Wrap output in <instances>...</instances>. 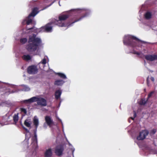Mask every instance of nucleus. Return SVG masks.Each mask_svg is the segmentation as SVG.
Wrapping results in <instances>:
<instances>
[{
    "mask_svg": "<svg viewBox=\"0 0 157 157\" xmlns=\"http://www.w3.org/2000/svg\"><path fill=\"white\" fill-rule=\"evenodd\" d=\"M35 28H36L34 26H33L30 28H28L26 27V29L27 31H28L31 30H36Z\"/></svg>",
    "mask_w": 157,
    "mask_h": 157,
    "instance_id": "obj_27",
    "label": "nucleus"
},
{
    "mask_svg": "<svg viewBox=\"0 0 157 157\" xmlns=\"http://www.w3.org/2000/svg\"><path fill=\"white\" fill-rule=\"evenodd\" d=\"M148 134V132L147 130L142 131L140 132L139 135L137 137V139L138 140H142L145 138Z\"/></svg>",
    "mask_w": 157,
    "mask_h": 157,
    "instance_id": "obj_7",
    "label": "nucleus"
},
{
    "mask_svg": "<svg viewBox=\"0 0 157 157\" xmlns=\"http://www.w3.org/2000/svg\"><path fill=\"white\" fill-rule=\"evenodd\" d=\"M28 17V19L27 20L26 22V23L27 25H29L32 22V20L30 19L29 17Z\"/></svg>",
    "mask_w": 157,
    "mask_h": 157,
    "instance_id": "obj_26",
    "label": "nucleus"
},
{
    "mask_svg": "<svg viewBox=\"0 0 157 157\" xmlns=\"http://www.w3.org/2000/svg\"><path fill=\"white\" fill-rule=\"evenodd\" d=\"M64 83V81L62 80H58L55 82L54 84L57 86H61Z\"/></svg>",
    "mask_w": 157,
    "mask_h": 157,
    "instance_id": "obj_15",
    "label": "nucleus"
},
{
    "mask_svg": "<svg viewBox=\"0 0 157 157\" xmlns=\"http://www.w3.org/2000/svg\"><path fill=\"white\" fill-rule=\"evenodd\" d=\"M13 118L14 122L15 123H17V122L18 119V115L16 114H14L13 116Z\"/></svg>",
    "mask_w": 157,
    "mask_h": 157,
    "instance_id": "obj_21",
    "label": "nucleus"
},
{
    "mask_svg": "<svg viewBox=\"0 0 157 157\" xmlns=\"http://www.w3.org/2000/svg\"><path fill=\"white\" fill-rule=\"evenodd\" d=\"M38 10V8L37 7H35L33 8L32 12L29 15V17L35 16L39 12Z\"/></svg>",
    "mask_w": 157,
    "mask_h": 157,
    "instance_id": "obj_11",
    "label": "nucleus"
},
{
    "mask_svg": "<svg viewBox=\"0 0 157 157\" xmlns=\"http://www.w3.org/2000/svg\"><path fill=\"white\" fill-rule=\"evenodd\" d=\"M20 110L22 113H24L25 115L27 114V111L25 109L21 108H20Z\"/></svg>",
    "mask_w": 157,
    "mask_h": 157,
    "instance_id": "obj_25",
    "label": "nucleus"
},
{
    "mask_svg": "<svg viewBox=\"0 0 157 157\" xmlns=\"http://www.w3.org/2000/svg\"><path fill=\"white\" fill-rule=\"evenodd\" d=\"M41 39L36 37V35L33 34L30 36L28 40V44L26 46V49L29 52H34L39 48L41 44Z\"/></svg>",
    "mask_w": 157,
    "mask_h": 157,
    "instance_id": "obj_2",
    "label": "nucleus"
},
{
    "mask_svg": "<svg viewBox=\"0 0 157 157\" xmlns=\"http://www.w3.org/2000/svg\"><path fill=\"white\" fill-rule=\"evenodd\" d=\"M154 92V91L151 92L148 95V98H150L153 94Z\"/></svg>",
    "mask_w": 157,
    "mask_h": 157,
    "instance_id": "obj_31",
    "label": "nucleus"
},
{
    "mask_svg": "<svg viewBox=\"0 0 157 157\" xmlns=\"http://www.w3.org/2000/svg\"><path fill=\"white\" fill-rule=\"evenodd\" d=\"M23 129L27 133L29 132V131L28 129L24 127V126L22 127Z\"/></svg>",
    "mask_w": 157,
    "mask_h": 157,
    "instance_id": "obj_30",
    "label": "nucleus"
},
{
    "mask_svg": "<svg viewBox=\"0 0 157 157\" xmlns=\"http://www.w3.org/2000/svg\"><path fill=\"white\" fill-rule=\"evenodd\" d=\"M31 124V121L27 119L26 120L24 123L25 125L28 127H30Z\"/></svg>",
    "mask_w": 157,
    "mask_h": 157,
    "instance_id": "obj_18",
    "label": "nucleus"
},
{
    "mask_svg": "<svg viewBox=\"0 0 157 157\" xmlns=\"http://www.w3.org/2000/svg\"><path fill=\"white\" fill-rule=\"evenodd\" d=\"M52 155V150L50 148L46 150L44 153L45 157H51Z\"/></svg>",
    "mask_w": 157,
    "mask_h": 157,
    "instance_id": "obj_12",
    "label": "nucleus"
},
{
    "mask_svg": "<svg viewBox=\"0 0 157 157\" xmlns=\"http://www.w3.org/2000/svg\"><path fill=\"white\" fill-rule=\"evenodd\" d=\"M55 24L54 22H52L46 24L45 25L40 28V31L43 32H51L52 31V25Z\"/></svg>",
    "mask_w": 157,
    "mask_h": 157,
    "instance_id": "obj_4",
    "label": "nucleus"
},
{
    "mask_svg": "<svg viewBox=\"0 0 157 157\" xmlns=\"http://www.w3.org/2000/svg\"><path fill=\"white\" fill-rule=\"evenodd\" d=\"M45 121L48 125L51 127L53 124L54 122L52 120L51 118L48 116H46L45 117Z\"/></svg>",
    "mask_w": 157,
    "mask_h": 157,
    "instance_id": "obj_9",
    "label": "nucleus"
},
{
    "mask_svg": "<svg viewBox=\"0 0 157 157\" xmlns=\"http://www.w3.org/2000/svg\"><path fill=\"white\" fill-rule=\"evenodd\" d=\"M33 123L34 125H35L36 129H37L39 125L38 119L37 118H34L33 120Z\"/></svg>",
    "mask_w": 157,
    "mask_h": 157,
    "instance_id": "obj_17",
    "label": "nucleus"
},
{
    "mask_svg": "<svg viewBox=\"0 0 157 157\" xmlns=\"http://www.w3.org/2000/svg\"><path fill=\"white\" fill-rule=\"evenodd\" d=\"M128 40L130 38H131V39H133V40H136L137 41H138L139 42H140L142 43H146L145 42L142 41H141V40H140L139 39H138L137 38H136V37H135V36H132L130 35H128Z\"/></svg>",
    "mask_w": 157,
    "mask_h": 157,
    "instance_id": "obj_14",
    "label": "nucleus"
},
{
    "mask_svg": "<svg viewBox=\"0 0 157 157\" xmlns=\"http://www.w3.org/2000/svg\"><path fill=\"white\" fill-rule=\"evenodd\" d=\"M129 42H128V45L129 44Z\"/></svg>",
    "mask_w": 157,
    "mask_h": 157,
    "instance_id": "obj_38",
    "label": "nucleus"
},
{
    "mask_svg": "<svg viewBox=\"0 0 157 157\" xmlns=\"http://www.w3.org/2000/svg\"><path fill=\"white\" fill-rule=\"evenodd\" d=\"M134 117H131V118L132 119V120H133L134 118H135L136 117V114L135 112H134Z\"/></svg>",
    "mask_w": 157,
    "mask_h": 157,
    "instance_id": "obj_32",
    "label": "nucleus"
},
{
    "mask_svg": "<svg viewBox=\"0 0 157 157\" xmlns=\"http://www.w3.org/2000/svg\"><path fill=\"white\" fill-rule=\"evenodd\" d=\"M145 59L147 60L153 61L157 60V55H148L145 56Z\"/></svg>",
    "mask_w": 157,
    "mask_h": 157,
    "instance_id": "obj_8",
    "label": "nucleus"
},
{
    "mask_svg": "<svg viewBox=\"0 0 157 157\" xmlns=\"http://www.w3.org/2000/svg\"><path fill=\"white\" fill-rule=\"evenodd\" d=\"M135 53L138 55H140V53L139 52H136Z\"/></svg>",
    "mask_w": 157,
    "mask_h": 157,
    "instance_id": "obj_37",
    "label": "nucleus"
},
{
    "mask_svg": "<svg viewBox=\"0 0 157 157\" xmlns=\"http://www.w3.org/2000/svg\"><path fill=\"white\" fill-rule=\"evenodd\" d=\"M30 89L29 87H26V88L25 89V91H28Z\"/></svg>",
    "mask_w": 157,
    "mask_h": 157,
    "instance_id": "obj_36",
    "label": "nucleus"
},
{
    "mask_svg": "<svg viewBox=\"0 0 157 157\" xmlns=\"http://www.w3.org/2000/svg\"><path fill=\"white\" fill-rule=\"evenodd\" d=\"M41 63L43 64H45L46 63V59L44 58L41 61Z\"/></svg>",
    "mask_w": 157,
    "mask_h": 157,
    "instance_id": "obj_28",
    "label": "nucleus"
},
{
    "mask_svg": "<svg viewBox=\"0 0 157 157\" xmlns=\"http://www.w3.org/2000/svg\"><path fill=\"white\" fill-rule=\"evenodd\" d=\"M70 16L69 14L68 13H62L60 14L58 17L59 20L55 21V24L60 27L71 26L73 24L80 20L85 17V16H83L79 17L77 16H75L71 18L70 21L68 23L63 22V21L66 20Z\"/></svg>",
    "mask_w": 157,
    "mask_h": 157,
    "instance_id": "obj_1",
    "label": "nucleus"
},
{
    "mask_svg": "<svg viewBox=\"0 0 157 157\" xmlns=\"http://www.w3.org/2000/svg\"><path fill=\"white\" fill-rule=\"evenodd\" d=\"M57 75L60 77V78H63L66 79L67 77L66 75L60 73H57Z\"/></svg>",
    "mask_w": 157,
    "mask_h": 157,
    "instance_id": "obj_23",
    "label": "nucleus"
},
{
    "mask_svg": "<svg viewBox=\"0 0 157 157\" xmlns=\"http://www.w3.org/2000/svg\"><path fill=\"white\" fill-rule=\"evenodd\" d=\"M64 150V148L63 145H58L55 148L54 153L56 156H60L63 155Z\"/></svg>",
    "mask_w": 157,
    "mask_h": 157,
    "instance_id": "obj_5",
    "label": "nucleus"
},
{
    "mask_svg": "<svg viewBox=\"0 0 157 157\" xmlns=\"http://www.w3.org/2000/svg\"><path fill=\"white\" fill-rule=\"evenodd\" d=\"M150 79H151V81L153 82H154V81H155V79H154V78L153 77H151V78H150Z\"/></svg>",
    "mask_w": 157,
    "mask_h": 157,
    "instance_id": "obj_33",
    "label": "nucleus"
},
{
    "mask_svg": "<svg viewBox=\"0 0 157 157\" xmlns=\"http://www.w3.org/2000/svg\"><path fill=\"white\" fill-rule=\"evenodd\" d=\"M27 71L28 73L29 74L34 75L37 73L38 69L36 66L32 65L28 67Z\"/></svg>",
    "mask_w": 157,
    "mask_h": 157,
    "instance_id": "obj_6",
    "label": "nucleus"
},
{
    "mask_svg": "<svg viewBox=\"0 0 157 157\" xmlns=\"http://www.w3.org/2000/svg\"><path fill=\"white\" fill-rule=\"evenodd\" d=\"M27 41V39L26 38H22L20 39V42L22 44H25Z\"/></svg>",
    "mask_w": 157,
    "mask_h": 157,
    "instance_id": "obj_22",
    "label": "nucleus"
},
{
    "mask_svg": "<svg viewBox=\"0 0 157 157\" xmlns=\"http://www.w3.org/2000/svg\"><path fill=\"white\" fill-rule=\"evenodd\" d=\"M147 83L148 86H149V77H148L147 78Z\"/></svg>",
    "mask_w": 157,
    "mask_h": 157,
    "instance_id": "obj_34",
    "label": "nucleus"
},
{
    "mask_svg": "<svg viewBox=\"0 0 157 157\" xmlns=\"http://www.w3.org/2000/svg\"><path fill=\"white\" fill-rule=\"evenodd\" d=\"M34 102H36L38 105L41 106H45L47 105V101L44 98H38L35 97L28 99L23 101L22 103L27 104L31 103Z\"/></svg>",
    "mask_w": 157,
    "mask_h": 157,
    "instance_id": "obj_3",
    "label": "nucleus"
},
{
    "mask_svg": "<svg viewBox=\"0 0 157 157\" xmlns=\"http://www.w3.org/2000/svg\"><path fill=\"white\" fill-rule=\"evenodd\" d=\"M22 58L23 60L27 61L31 60V57L29 55H24L22 56Z\"/></svg>",
    "mask_w": 157,
    "mask_h": 157,
    "instance_id": "obj_16",
    "label": "nucleus"
},
{
    "mask_svg": "<svg viewBox=\"0 0 157 157\" xmlns=\"http://www.w3.org/2000/svg\"><path fill=\"white\" fill-rule=\"evenodd\" d=\"M151 17V14L150 12H147L145 14V17L146 19H149Z\"/></svg>",
    "mask_w": 157,
    "mask_h": 157,
    "instance_id": "obj_19",
    "label": "nucleus"
},
{
    "mask_svg": "<svg viewBox=\"0 0 157 157\" xmlns=\"http://www.w3.org/2000/svg\"><path fill=\"white\" fill-rule=\"evenodd\" d=\"M26 20H25L23 21L22 22V24L23 25H24L25 24V22L26 21Z\"/></svg>",
    "mask_w": 157,
    "mask_h": 157,
    "instance_id": "obj_35",
    "label": "nucleus"
},
{
    "mask_svg": "<svg viewBox=\"0 0 157 157\" xmlns=\"http://www.w3.org/2000/svg\"><path fill=\"white\" fill-rule=\"evenodd\" d=\"M37 129H35L34 131V136L32 138V144H33V145H35L37 144V135L36 133Z\"/></svg>",
    "mask_w": 157,
    "mask_h": 157,
    "instance_id": "obj_10",
    "label": "nucleus"
},
{
    "mask_svg": "<svg viewBox=\"0 0 157 157\" xmlns=\"http://www.w3.org/2000/svg\"><path fill=\"white\" fill-rule=\"evenodd\" d=\"M138 102L139 104L140 105H144L146 103L145 100L143 99H141Z\"/></svg>",
    "mask_w": 157,
    "mask_h": 157,
    "instance_id": "obj_24",
    "label": "nucleus"
},
{
    "mask_svg": "<svg viewBox=\"0 0 157 157\" xmlns=\"http://www.w3.org/2000/svg\"><path fill=\"white\" fill-rule=\"evenodd\" d=\"M123 43L124 45H128V36H124L123 39Z\"/></svg>",
    "mask_w": 157,
    "mask_h": 157,
    "instance_id": "obj_20",
    "label": "nucleus"
},
{
    "mask_svg": "<svg viewBox=\"0 0 157 157\" xmlns=\"http://www.w3.org/2000/svg\"><path fill=\"white\" fill-rule=\"evenodd\" d=\"M62 94V91L60 90H58L55 92V98L57 99H59L61 96Z\"/></svg>",
    "mask_w": 157,
    "mask_h": 157,
    "instance_id": "obj_13",
    "label": "nucleus"
},
{
    "mask_svg": "<svg viewBox=\"0 0 157 157\" xmlns=\"http://www.w3.org/2000/svg\"><path fill=\"white\" fill-rule=\"evenodd\" d=\"M156 132V129H153L150 132V133L151 134H154Z\"/></svg>",
    "mask_w": 157,
    "mask_h": 157,
    "instance_id": "obj_29",
    "label": "nucleus"
}]
</instances>
